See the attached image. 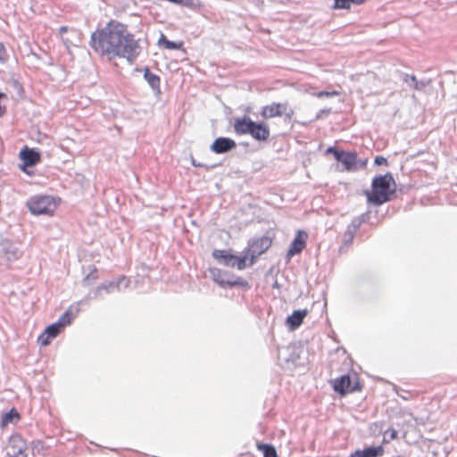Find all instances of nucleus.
<instances>
[{
    "mask_svg": "<svg viewBox=\"0 0 457 457\" xmlns=\"http://www.w3.org/2000/svg\"><path fill=\"white\" fill-rule=\"evenodd\" d=\"M395 192V179L391 174L387 173L375 177L372 179L371 189L367 190L365 195L370 203L379 205L389 201Z\"/></svg>",
    "mask_w": 457,
    "mask_h": 457,
    "instance_id": "f03ea898",
    "label": "nucleus"
},
{
    "mask_svg": "<svg viewBox=\"0 0 457 457\" xmlns=\"http://www.w3.org/2000/svg\"><path fill=\"white\" fill-rule=\"evenodd\" d=\"M403 81L406 84V86L411 90H417L421 91L425 88L426 83L423 81H419L414 76L412 75H406L403 78Z\"/></svg>",
    "mask_w": 457,
    "mask_h": 457,
    "instance_id": "4be33fe9",
    "label": "nucleus"
},
{
    "mask_svg": "<svg viewBox=\"0 0 457 457\" xmlns=\"http://www.w3.org/2000/svg\"><path fill=\"white\" fill-rule=\"evenodd\" d=\"M210 272L212 279L222 287L247 286V282L245 280L242 279L241 278H235V276L229 275L228 273L220 269L213 268L210 270Z\"/></svg>",
    "mask_w": 457,
    "mask_h": 457,
    "instance_id": "1a4fd4ad",
    "label": "nucleus"
},
{
    "mask_svg": "<svg viewBox=\"0 0 457 457\" xmlns=\"http://www.w3.org/2000/svg\"><path fill=\"white\" fill-rule=\"evenodd\" d=\"M308 237L309 236L306 231L298 229L287 252V257L291 259L293 256L301 253L306 247Z\"/></svg>",
    "mask_w": 457,
    "mask_h": 457,
    "instance_id": "9b49d317",
    "label": "nucleus"
},
{
    "mask_svg": "<svg viewBox=\"0 0 457 457\" xmlns=\"http://www.w3.org/2000/svg\"><path fill=\"white\" fill-rule=\"evenodd\" d=\"M253 121L248 116L235 119L233 124L235 133L237 135L249 134Z\"/></svg>",
    "mask_w": 457,
    "mask_h": 457,
    "instance_id": "2eb2a0df",
    "label": "nucleus"
},
{
    "mask_svg": "<svg viewBox=\"0 0 457 457\" xmlns=\"http://www.w3.org/2000/svg\"><path fill=\"white\" fill-rule=\"evenodd\" d=\"M212 255L215 260L227 267H237L239 270H245L247 267L246 258L237 256L226 250L215 249L212 251Z\"/></svg>",
    "mask_w": 457,
    "mask_h": 457,
    "instance_id": "423d86ee",
    "label": "nucleus"
},
{
    "mask_svg": "<svg viewBox=\"0 0 457 457\" xmlns=\"http://www.w3.org/2000/svg\"><path fill=\"white\" fill-rule=\"evenodd\" d=\"M249 135L256 141L265 142L270 138V130L267 124L253 121Z\"/></svg>",
    "mask_w": 457,
    "mask_h": 457,
    "instance_id": "f8f14e48",
    "label": "nucleus"
},
{
    "mask_svg": "<svg viewBox=\"0 0 457 457\" xmlns=\"http://www.w3.org/2000/svg\"><path fill=\"white\" fill-rule=\"evenodd\" d=\"M237 146L236 142L228 137H218L216 138L212 145L211 150L215 154L227 153Z\"/></svg>",
    "mask_w": 457,
    "mask_h": 457,
    "instance_id": "4468645a",
    "label": "nucleus"
},
{
    "mask_svg": "<svg viewBox=\"0 0 457 457\" xmlns=\"http://www.w3.org/2000/svg\"><path fill=\"white\" fill-rule=\"evenodd\" d=\"M158 44L160 46L168 49V50H176V49H181L183 47L184 43L182 41L180 42H172L167 39V37L164 35H162L161 37L158 40Z\"/></svg>",
    "mask_w": 457,
    "mask_h": 457,
    "instance_id": "5701e85b",
    "label": "nucleus"
},
{
    "mask_svg": "<svg viewBox=\"0 0 457 457\" xmlns=\"http://www.w3.org/2000/svg\"><path fill=\"white\" fill-rule=\"evenodd\" d=\"M144 78L148 82V84L151 86L152 88H154V89L160 88V83H161L160 77L158 75L151 72L149 68H147V67L145 69Z\"/></svg>",
    "mask_w": 457,
    "mask_h": 457,
    "instance_id": "b1692460",
    "label": "nucleus"
},
{
    "mask_svg": "<svg viewBox=\"0 0 457 457\" xmlns=\"http://www.w3.org/2000/svg\"><path fill=\"white\" fill-rule=\"evenodd\" d=\"M326 154H332L335 159L341 162L344 170L346 171H355L367 166L368 160H359L356 152H345L334 146H329Z\"/></svg>",
    "mask_w": 457,
    "mask_h": 457,
    "instance_id": "20e7f679",
    "label": "nucleus"
},
{
    "mask_svg": "<svg viewBox=\"0 0 457 457\" xmlns=\"http://www.w3.org/2000/svg\"><path fill=\"white\" fill-rule=\"evenodd\" d=\"M67 30H68V29H67V27H65V26L61 27V28H60V29H59V31H60V33H61V34H64V33H66V32H67Z\"/></svg>",
    "mask_w": 457,
    "mask_h": 457,
    "instance_id": "473e14b6",
    "label": "nucleus"
},
{
    "mask_svg": "<svg viewBox=\"0 0 457 457\" xmlns=\"http://www.w3.org/2000/svg\"><path fill=\"white\" fill-rule=\"evenodd\" d=\"M383 453L382 446H371L363 450H356L351 454V457H378L382 456Z\"/></svg>",
    "mask_w": 457,
    "mask_h": 457,
    "instance_id": "a211bd4d",
    "label": "nucleus"
},
{
    "mask_svg": "<svg viewBox=\"0 0 457 457\" xmlns=\"http://www.w3.org/2000/svg\"><path fill=\"white\" fill-rule=\"evenodd\" d=\"M332 386L334 391L341 396L361 390L359 379L355 378L353 381L349 375H343L335 378L332 381Z\"/></svg>",
    "mask_w": 457,
    "mask_h": 457,
    "instance_id": "6e6552de",
    "label": "nucleus"
},
{
    "mask_svg": "<svg viewBox=\"0 0 457 457\" xmlns=\"http://www.w3.org/2000/svg\"><path fill=\"white\" fill-rule=\"evenodd\" d=\"M92 278L93 279L97 278V270L94 268L93 271L87 277V278Z\"/></svg>",
    "mask_w": 457,
    "mask_h": 457,
    "instance_id": "2f4dec72",
    "label": "nucleus"
},
{
    "mask_svg": "<svg viewBox=\"0 0 457 457\" xmlns=\"http://www.w3.org/2000/svg\"><path fill=\"white\" fill-rule=\"evenodd\" d=\"M8 53L3 43H0V62H5L8 60Z\"/></svg>",
    "mask_w": 457,
    "mask_h": 457,
    "instance_id": "cd10ccee",
    "label": "nucleus"
},
{
    "mask_svg": "<svg viewBox=\"0 0 457 457\" xmlns=\"http://www.w3.org/2000/svg\"><path fill=\"white\" fill-rule=\"evenodd\" d=\"M26 450L27 443L22 436L18 434L12 435L6 445V457L25 456Z\"/></svg>",
    "mask_w": 457,
    "mask_h": 457,
    "instance_id": "9d476101",
    "label": "nucleus"
},
{
    "mask_svg": "<svg viewBox=\"0 0 457 457\" xmlns=\"http://www.w3.org/2000/svg\"><path fill=\"white\" fill-rule=\"evenodd\" d=\"M256 447L263 453V457H278L277 450L271 445L258 443Z\"/></svg>",
    "mask_w": 457,
    "mask_h": 457,
    "instance_id": "393cba45",
    "label": "nucleus"
},
{
    "mask_svg": "<svg viewBox=\"0 0 457 457\" xmlns=\"http://www.w3.org/2000/svg\"><path fill=\"white\" fill-rule=\"evenodd\" d=\"M272 243V238L267 236L250 241L243 255L244 258H246L247 266H253L258 258L271 247Z\"/></svg>",
    "mask_w": 457,
    "mask_h": 457,
    "instance_id": "39448f33",
    "label": "nucleus"
},
{
    "mask_svg": "<svg viewBox=\"0 0 457 457\" xmlns=\"http://www.w3.org/2000/svg\"><path fill=\"white\" fill-rule=\"evenodd\" d=\"M62 329L56 324L53 323L49 325L37 337V343L41 346L48 345L51 341L55 338Z\"/></svg>",
    "mask_w": 457,
    "mask_h": 457,
    "instance_id": "ddd939ff",
    "label": "nucleus"
},
{
    "mask_svg": "<svg viewBox=\"0 0 457 457\" xmlns=\"http://www.w3.org/2000/svg\"><path fill=\"white\" fill-rule=\"evenodd\" d=\"M21 420V415L16 409L12 408L2 417L1 427L5 428L8 424H16Z\"/></svg>",
    "mask_w": 457,
    "mask_h": 457,
    "instance_id": "412c9836",
    "label": "nucleus"
},
{
    "mask_svg": "<svg viewBox=\"0 0 457 457\" xmlns=\"http://www.w3.org/2000/svg\"><path fill=\"white\" fill-rule=\"evenodd\" d=\"M374 162L376 165L378 166H380V165H387V161L385 157L383 156H377L374 160Z\"/></svg>",
    "mask_w": 457,
    "mask_h": 457,
    "instance_id": "c85d7f7f",
    "label": "nucleus"
},
{
    "mask_svg": "<svg viewBox=\"0 0 457 457\" xmlns=\"http://www.w3.org/2000/svg\"><path fill=\"white\" fill-rule=\"evenodd\" d=\"M0 99H7V96L4 93H0ZM6 112L5 106L0 105V117H2Z\"/></svg>",
    "mask_w": 457,
    "mask_h": 457,
    "instance_id": "c756f323",
    "label": "nucleus"
},
{
    "mask_svg": "<svg viewBox=\"0 0 457 457\" xmlns=\"http://www.w3.org/2000/svg\"><path fill=\"white\" fill-rule=\"evenodd\" d=\"M366 0H335V9H349L351 4H362Z\"/></svg>",
    "mask_w": 457,
    "mask_h": 457,
    "instance_id": "a878e982",
    "label": "nucleus"
},
{
    "mask_svg": "<svg viewBox=\"0 0 457 457\" xmlns=\"http://www.w3.org/2000/svg\"><path fill=\"white\" fill-rule=\"evenodd\" d=\"M92 49L108 60L125 58L133 63L141 53L140 39L129 31L128 25L109 21L105 27L94 31L90 37Z\"/></svg>",
    "mask_w": 457,
    "mask_h": 457,
    "instance_id": "f257e3e1",
    "label": "nucleus"
},
{
    "mask_svg": "<svg viewBox=\"0 0 457 457\" xmlns=\"http://www.w3.org/2000/svg\"><path fill=\"white\" fill-rule=\"evenodd\" d=\"M61 204V198L49 195H37L26 202V206L31 214L52 217Z\"/></svg>",
    "mask_w": 457,
    "mask_h": 457,
    "instance_id": "7ed1b4c3",
    "label": "nucleus"
},
{
    "mask_svg": "<svg viewBox=\"0 0 457 457\" xmlns=\"http://www.w3.org/2000/svg\"><path fill=\"white\" fill-rule=\"evenodd\" d=\"M389 436V437H390L391 439L395 438V437H396V436H397V432H396V430L386 431V432H385V435H384L385 438H386V436Z\"/></svg>",
    "mask_w": 457,
    "mask_h": 457,
    "instance_id": "7c9ffc66",
    "label": "nucleus"
},
{
    "mask_svg": "<svg viewBox=\"0 0 457 457\" xmlns=\"http://www.w3.org/2000/svg\"><path fill=\"white\" fill-rule=\"evenodd\" d=\"M307 314V310L294 311L293 313L287 319V323L291 328H295L303 323V320Z\"/></svg>",
    "mask_w": 457,
    "mask_h": 457,
    "instance_id": "aec40b11",
    "label": "nucleus"
},
{
    "mask_svg": "<svg viewBox=\"0 0 457 457\" xmlns=\"http://www.w3.org/2000/svg\"><path fill=\"white\" fill-rule=\"evenodd\" d=\"M125 282V286L128 287L129 279L125 276L120 277L115 281H110L107 283H104L98 286L96 289V294H100L102 291H105L106 293H112L114 291H119L120 285Z\"/></svg>",
    "mask_w": 457,
    "mask_h": 457,
    "instance_id": "dca6fc26",
    "label": "nucleus"
},
{
    "mask_svg": "<svg viewBox=\"0 0 457 457\" xmlns=\"http://www.w3.org/2000/svg\"><path fill=\"white\" fill-rule=\"evenodd\" d=\"M79 312V307L70 306L55 323L63 330L66 326L72 322Z\"/></svg>",
    "mask_w": 457,
    "mask_h": 457,
    "instance_id": "f3484780",
    "label": "nucleus"
},
{
    "mask_svg": "<svg viewBox=\"0 0 457 457\" xmlns=\"http://www.w3.org/2000/svg\"><path fill=\"white\" fill-rule=\"evenodd\" d=\"M21 157L26 166H32L40 161V154L33 149L25 148L21 152Z\"/></svg>",
    "mask_w": 457,
    "mask_h": 457,
    "instance_id": "6ab92c4d",
    "label": "nucleus"
},
{
    "mask_svg": "<svg viewBox=\"0 0 457 457\" xmlns=\"http://www.w3.org/2000/svg\"><path fill=\"white\" fill-rule=\"evenodd\" d=\"M261 115L263 119H272L285 115L287 119L291 120L295 115V111L289 108L287 103L273 102L262 108Z\"/></svg>",
    "mask_w": 457,
    "mask_h": 457,
    "instance_id": "0eeeda50",
    "label": "nucleus"
},
{
    "mask_svg": "<svg viewBox=\"0 0 457 457\" xmlns=\"http://www.w3.org/2000/svg\"><path fill=\"white\" fill-rule=\"evenodd\" d=\"M340 93L338 91H320L318 93L315 94V96L318 97V98H322V97H329V96H339Z\"/></svg>",
    "mask_w": 457,
    "mask_h": 457,
    "instance_id": "bb28decb",
    "label": "nucleus"
}]
</instances>
